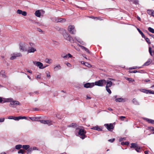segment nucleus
I'll use <instances>...</instances> for the list:
<instances>
[{"label":"nucleus","instance_id":"1","mask_svg":"<svg viewBox=\"0 0 154 154\" xmlns=\"http://www.w3.org/2000/svg\"><path fill=\"white\" fill-rule=\"evenodd\" d=\"M63 35L64 38L66 40L69 41L71 43H74V40L72 37L65 32L63 33Z\"/></svg>","mask_w":154,"mask_h":154},{"label":"nucleus","instance_id":"2","mask_svg":"<svg viewBox=\"0 0 154 154\" xmlns=\"http://www.w3.org/2000/svg\"><path fill=\"white\" fill-rule=\"evenodd\" d=\"M106 83V80L105 79H101L96 81L95 82L94 85L99 86H103Z\"/></svg>","mask_w":154,"mask_h":154},{"label":"nucleus","instance_id":"3","mask_svg":"<svg viewBox=\"0 0 154 154\" xmlns=\"http://www.w3.org/2000/svg\"><path fill=\"white\" fill-rule=\"evenodd\" d=\"M78 133V134L81 136L80 138L82 139H84L85 137H86L85 135L86 132L84 129H79Z\"/></svg>","mask_w":154,"mask_h":154},{"label":"nucleus","instance_id":"4","mask_svg":"<svg viewBox=\"0 0 154 154\" xmlns=\"http://www.w3.org/2000/svg\"><path fill=\"white\" fill-rule=\"evenodd\" d=\"M21 105V103L18 101L13 100L11 103H10L9 106L12 107H15L17 105L20 106Z\"/></svg>","mask_w":154,"mask_h":154},{"label":"nucleus","instance_id":"5","mask_svg":"<svg viewBox=\"0 0 154 154\" xmlns=\"http://www.w3.org/2000/svg\"><path fill=\"white\" fill-rule=\"evenodd\" d=\"M104 126L108 131H111L113 130L114 128V126H113V124L112 123L105 124Z\"/></svg>","mask_w":154,"mask_h":154},{"label":"nucleus","instance_id":"6","mask_svg":"<svg viewBox=\"0 0 154 154\" xmlns=\"http://www.w3.org/2000/svg\"><path fill=\"white\" fill-rule=\"evenodd\" d=\"M33 63L35 65L38 67L40 69H44L46 66L43 67V64L39 62L33 61Z\"/></svg>","mask_w":154,"mask_h":154},{"label":"nucleus","instance_id":"7","mask_svg":"<svg viewBox=\"0 0 154 154\" xmlns=\"http://www.w3.org/2000/svg\"><path fill=\"white\" fill-rule=\"evenodd\" d=\"M68 30L70 33L73 34H75L76 32L74 26H69Z\"/></svg>","mask_w":154,"mask_h":154},{"label":"nucleus","instance_id":"8","mask_svg":"<svg viewBox=\"0 0 154 154\" xmlns=\"http://www.w3.org/2000/svg\"><path fill=\"white\" fill-rule=\"evenodd\" d=\"M26 45L25 43H20V49L23 51H26Z\"/></svg>","mask_w":154,"mask_h":154},{"label":"nucleus","instance_id":"9","mask_svg":"<svg viewBox=\"0 0 154 154\" xmlns=\"http://www.w3.org/2000/svg\"><path fill=\"white\" fill-rule=\"evenodd\" d=\"M94 85V83H87L84 85V87L85 88H92Z\"/></svg>","mask_w":154,"mask_h":154},{"label":"nucleus","instance_id":"10","mask_svg":"<svg viewBox=\"0 0 154 154\" xmlns=\"http://www.w3.org/2000/svg\"><path fill=\"white\" fill-rule=\"evenodd\" d=\"M36 51V49L33 47H30L28 48L27 51L28 53H34Z\"/></svg>","mask_w":154,"mask_h":154},{"label":"nucleus","instance_id":"11","mask_svg":"<svg viewBox=\"0 0 154 154\" xmlns=\"http://www.w3.org/2000/svg\"><path fill=\"white\" fill-rule=\"evenodd\" d=\"M17 13L19 14H22L23 16H26L27 15V13L25 11H23L21 10L18 9L17 11Z\"/></svg>","mask_w":154,"mask_h":154},{"label":"nucleus","instance_id":"12","mask_svg":"<svg viewBox=\"0 0 154 154\" xmlns=\"http://www.w3.org/2000/svg\"><path fill=\"white\" fill-rule=\"evenodd\" d=\"M106 88H109L111 86L113 85L112 82L111 81L109 80L106 81ZM113 85H114V84Z\"/></svg>","mask_w":154,"mask_h":154},{"label":"nucleus","instance_id":"13","mask_svg":"<svg viewBox=\"0 0 154 154\" xmlns=\"http://www.w3.org/2000/svg\"><path fill=\"white\" fill-rule=\"evenodd\" d=\"M41 117H29V118L32 121H38V120L40 119Z\"/></svg>","mask_w":154,"mask_h":154},{"label":"nucleus","instance_id":"14","mask_svg":"<svg viewBox=\"0 0 154 154\" xmlns=\"http://www.w3.org/2000/svg\"><path fill=\"white\" fill-rule=\"evenodd\" d=\"M144 119L146 120L149 123L154 124V120L149 119L147 118H144Z\"/></svg>","mask_w":154,"mask_h":154},{"label":"nucleus","instance_id":"15","mask_svg":"<svg viewBox=\"0 0 154 154\" xmlns=\"http://www.w3.org/2000/svg\"><path fill=\"white\" fill-rule=\"evenodd\" d=\"M132 102L133 104L135 105H140L139 103L136 98H134L132 100Z\"/></svg>","mask_w":154,"mask_h":154},{"label":"nucleus","instance_id":"16","mask_svg":"<svg viewBox=\"0 0 154 154\" xmlns=\"http://www.w3.org/2000/svg\"><path fill=\"white\" fill-rule=\"evenodd\" d=\"M0 75H2V77L4 78H6L7 76L5 74V71L4 70H2L0 72Z\"/></svg>","mask_w":154,"mask_h":154},{"label":"nucleus","instance_id":"17","mask_svg":"<svg viewBox=\"0 0 154 154\" xmlns=\"http://www.w3.org/2000/svg\"><path fill=\"white\" fill-rule=\"evenodd\" d=\"M115 101L116 102H124L125 100L123 98L121 97L116 99Z\"/></svg>","mask_w":154,"mask_h":154},{"label":"nucleus","instance_id":"18","mask_svg":"<svg viewBox=\"0 0 154 154\" xmlns=\"http://www.w3.org/2000/svg\"><path fill=\"white\" fill-rule=\"evenodd\" d=\"M131 148H133L135 149L138 146L137 144L136 143H132L131 144Z\"/></svg>","mask_w":154,"mask_h":154},{"label":"nucleus","instance_id":"19","mask_svg":"<svg viewBox=\"0 0 154 154\" xmlns=\"http://www.w3.org/2000/svg\"><path fill=\"white\" fill-rule=\"evenodd\" d=\"M5 102H10V103H11V102L13 101V99L12 98H7V99H5Z\"/></svg>","mask_w":154,"mask_h":154},{"label":"nucleus","instance_id":"20","mask_svg":"<svg viewBox=\"0 0 154 154\" xmlns=\"http://www.w3.org/2000/svg\"><path fill=\"white\" fill-rule=\"evenodd\" d=\"M35 15L38 17H40L41 16V13L39 10L36 11L35 13Z\"/></svg>","mask_w":154,"mask_h":154},{"label":"nucleus","instance_id":"21","mask_svg":"<svg viewBox=\"0 0 154 154\" xmlns=\"http://www.w3.org/2000/svg\"><path fill=\"white\" fill-rule=\"evenodd\" d=\"M151 62V61L150 59H149L146 63H145L143 66H147L150 64Z\"/></svg>","mask_w":154,"mask_h":154},{"label":"nucleus","instance_id":"22","mask_svg":"<svg viewBox=\"0 0 154 154\" xmlns=\"http://www.w3.org/2000/svg\"><path fill=\"white\" fill-rule=\"evenodd\" d=\"M147 13L149 14L152 15V14H154V11L151 10H148Z\"/></svg>","mask_w":154,"mask_h":154},{"label":"nucleus","instance_id":"23","mask_svg":"<svg viewBox=\"0 0 154 154\" xmlns=\"http://www.w3.org/2000/svg\"><path fill=\"white\" fill-rule=\"evenodd\" d=\"M61 67L60 65H58L55 66L54 68V70L55 71H57L59 69H60Z\"/></svg>","mask_w":154,"mask_h":154},{"label":"nucleus","instance_id":"24","mask_svg":"<svg viewBox=\"0 0 154 154\" xmlns=\"http://www.w3.org/2000/svg\"><path fill=\"white\" fill-rule=\"evenodd\" d=\"M22 148L26 150H27L30 148V146L29 145H23L22 146Z\"/></svg>","mask_w":154,"mask_h":154},{"label":"nucleus","instance_id":"25","mask_svg":"<svg viewBox=\"0 0 154 154\" xmlns=\"http://www.w3.org/2000/svg\"><path fill=\"white\" fill-rule=\"evenodd\" d=\"M137 30L139 32V33L141 35L142 37L143 38H145V35H144L143 33L140 30V29L139 28H137Z\"/></svg>","mask_w":154,"mask_h":154},{"label":"nucleus","instance_id":"26","mask_svg":"<svg viewBox=\"0 0 154 154\" xmlns=\"http://www.w3.org/2000/svg\"><path fill=\"white\" fill-rule=\"evenodd\" d=\"M32 151V147L29 148L27 150L26 153L27 154H31Z\"/></svg>","mask_w":154,"mask_h":154},{"label":"nucleus","instance_id":"27","mask_svg":"<svg viewBox=\"0 0 154 154\" xmlns=\"http://www.w3.org/2000/svg\"><path fill=\"white\" fill-rule=\"evenodd\" d=\"M22 147V146L20 144L16 145L15 147V149H19Z\"/></svg>","mask_w":154,"mask_h":154},{"label":"nucleus","instance_id":"28","mask_svg":"<svg viewBox=\"0 0 154 154\" xmlns=\"http://www.w3.org/2000/svg\"><path fill=\"white\" fill-rule=\"evenodd\" d=\"M5 103V98L2 97H0V103Z\"/></svg>","mask_w":154,"mask_h":154},{"label":"nucleus","instance_id":"29","mask_svg":"<svg viewBox=\"0 0 154 154\" xmlns=\"http://www.w3.org/2000/svg\"><path fill=\"white\" fill-rule=\"evenodd\" d=\"M57 23L58 22H63L65 21V19L63 18H57Z\"/></svg>","mask_w":154,"mask_h":154},{"label":"nucleus","instance_id":"30","mask_svg":"<svg viewBox=\"0 0 154 154\" xmlns=\"http://www.w3.org/2000/svg\"><path fill=\"white\" fill-rule=\"evenodd\" d=\"M14 54L15 55L16 57H21L22 56V54L20 53H14Z\"/></svg>","mask_w":154,"mask_h":154},{"label":"nucleus","instance_id":"31","mask_svg":"<svg viewBox=\"0 0 154 154\" xmlns=\"http://www.w3.org/2000/svg\"><path fill=\"white\" fill-rule=\"evenodd\" d=\"M76 124L74 123H72L70 125L67 126L68 127H74L76 126Z\"/></svg>","mask_w":154,"mask_h":154},{"label":"nucleus","instance_id":"32","mask_svg":"<svg viewBox=\"0 0 154 154\" xmlns=\"http://www.w3.org/2000/svg\"><path fill=\"white\" fill-rule=\"evenodd\" d=\"M81 48H82V49H84V50H85L86 52H88V53H90V52H89V51L88 50V49H87V48H86L85 47L83 46H81Z\"/></svg>","mask_w":154,"mask_h":154},{"label":"nucleus","instance_id":"33","mask_svg":"<svg viewBox=\"0 0 154 154\" xmlns=\"http://www.w3.org/2000/svg\"><path fill=\"white\" fill-rule=\"evenodd\" d=\"M148 30L150 32L154 33V29L151 27H149L148 28Z\"/></svg>","mask_w":154,"mask_h":154},{"label":"nucleus","instance_id":"34","mask_svg":"<svg viewBox=\"0 0 154 154\" xmlns=\"http://www.w3.org/2000/svg\"><path fill=\"white\" fill-rule=\"evenodd\" d=\"M11 55V57H10V59L11 60L15 59L17 58L15 55L14 54V53L12 54Z\"/></svg>","mask_w":154,"mask_h":154},{"label":"nucleus","instance_id":"35","mask_svg":"<svg viewBox=\"0 0 154 154\" xmlns=\"http://www.w3.org/2000/svg\"><path fill=\"white\" fill-rule=\"evenodd\" d=\"M129 72L130 73H136V72H141L142 73V72H141L140 71H137V70H134V71H129Z\"/></svg>","mask_w":154,"mask_h":154},{"label":"nucleus","instance_id":"36","mask_svg":"<svg viewBox=\"0 0 154 154\" xmlns=\"http://www.w3.org/2000/svg\"><path fill=\"white\" fill-rule=\"evenodd\" d=\"M135 149L138 152H141L140 147V146H137Z\"/></svg>","mask_w":154,"mask_h":154},{"label":"nucleus","instance_id":"37","mask_svg":"<svg viewBox=\"0 0 154 154\" xmlns=\"http://www.w3.org/2000/svg\"><path fill=\"white\" fill-rule=\"evenodd\" d=\"M51 20L53 22L55 23H57V18L54 17H53L51 18Z\"/></svg>","mask_w":154,"mask_h":154},{"label":"nucleus","instance_id":"38","mask_svg":"<svg viewBox=\"0 0 154 154\" xmlns=\"http://www.w3.org/2000/svg\"><path fill=\"white\" fill-rule=\"evenodd\" d=\"M121 145H128L129 144V143L128 142H122L121 143Z\"/></svg>","mask_w":154,"mask_h":154},{"label":"nucleus","instance_id":"39","mask_svg":"<svg viewBox=\"0 0 154 154\" xmlns=\"http://www.w3.org/2000/svg\"><path fill=\"white\" fill-rule=\"evenodd\" d=\"M131 1L133 3L136 5L138 4V0H131Z\"/></svg>","mask_w":154,"mask_h":154},{"label":"nucleus","instance_id":"40","mask_svg":"<svg viewBox=\"0 0 154 154\" xmlns=\"http://www.w3.org/2000/svg\"><path fill=\"white\" fill-rule=\"evenodd\" d=\"M46 124L50 125L52 124V121L50 120H46Z\"/></svg>","mask_w":154,"mask_h":154},{"label":"nucleus","instance_id":"41","mask_svg":"<svg viewBox=\"0 0 154 154\" xmlns=\"http://www.w3.org/2000/svg\"><path fill=\"white\" fill-rule=\"evenodd\" d=\"M144 38L145 39V40H146V42L148 44H151V42H150L149 39V38H146L145 36V38Z\"/></svg>","mask_w":154,"mask_h":154},{"label":"nucleus","instance_id":"42","mask_svg":"<svg viewBox=\"0 0 154 154\" xmlns=\"http://www.w3.org/2000/svg\"><path fill=\"white\" fill-rule=\"evenodd\" d=\"M126 79L129 81V82H134V80L132 78H127Z\"/></svg>","mask_w":154,"mask_h":154},{"label":"nucleus","instance_id":"43","mask_svg":"<svg viewBox=\"0 0 154 154\" xmlns=\"http://www.w3.org/2000/svg\"><path fill=\"white\" fill-rule=\"evenodd\" d=\"M149 90H147L143 89H142V90L141 91L142 92L145 93L146 94H148L149 93Z\"/></svg>","mask_w":154,"mask_h":154},{"label":"nucleus","instance_id":"44","mask_svg":"<svg viewBox=\"0 0 154 154\" xmlns=\"http://www.w3.org/2000/svg\"><path fill=\"white\" fill-rule=\"evenodd\" d=\"M149 53L150 55L151 56H152V48L150 47H149Z\"/></svg>","mask_w":154,"mask_h":154},{"label":"nucleus","instance_id":"45","mask_svg":"<svg viewBox=\"0 0 154 154\" xmlns=\"http://www.w3.org/2000/svg\"><path fill=\"white\" fill-rule=\"evenodd\" d=\"M38 121L40 122L41 123L43 124H46V120H39Z\"/></svg>","mask_w":154,"mask_h":154},{"label":"nucleus","instance_id":"46","mask_svg":"<svg viewBox=\"0 0 154 154\" xmlns=\"http://www.w3.org/2000/svg\"><path fill=\"white\" fill-rule=\"evenodd\" d=\"M106 91L108 92L109 94L111 93V91L109 88H106Z\"/></svg>","mask_w":154,"mask_h":154},{"label":"nucleus","instance_id":"47","mask_svg":"<svg viewBox=\"0 0 154 154\" xmlns=\"http://www.w3.org/2000/svg\"><path fill=\"white\" fill-rule=\"evenodd\" d=\"M18 153H24L23 150L22 149H20L18 152Z\"/></svg>","mask_w":154,"mask_h":154},{"label":"nucleus","instance_id":"48","mask_svg":"<svg viewBox=\"0 0 154 154\" xmlns=\"http://www.w3.org/2000/svg\"><path fill=\"white\" fill-rule=\"evenodd\" d=\"M97 130L98 131H101L102 130V128L100 127H99L98 126H97Z\"/></svg>","mask_w":154,"mask_h":154},{"label":"nucleus","instance_id":"49","mask_svg":"<svg viewBox=\"0 0 154 154\" xmlns=\"http://www.w3.org/2000/svg\"><path fill=\"white\" fill-rule=\"evenodd\" d=\"M46 75L47 77H50V72L48 71H47L46 72Z\"/></svg>","mask_w":154,"mask_h":154},{"label":"nucleus","instance_id":"50","mask_svg":"<svg viewBox=\"0 0 154 154\" xmlns=\"http://www.w3.org/2000/svg\"><path fill=\"white\" fill-rule=\"evenodd\" d=\"M97 125L93 127H92L91 128V129H92L97 130Z\"/></svg>","mask_w":154,"mask_h":154},{"label":"nucleus","instance_id":"51","mask_svg":"<svg viewBox=\"0 0 154 154\" xmlns=\"http://www.w3.org/2000/svg\"><path fill=\"white\" fill-rule=\"evenodd\" d=\"M115 140V138H112V139L109 140L108 141L111 143H112Z\"/></svg>","mask_w":154,"mask_h":154},{"label":"nucleus","instance_id":"52","mask_svg":"<svg viewBox=\"0 0 154 154\" xmlns=\"http://www.w3.org/2000/svg\"><path fill=\"white\" fill-rule=\"evenodd\" d=\"M32 151L34 150H38V148L37 147H35V146H34V147H33L32 148Z\"/></svg>","mask_w":154,"mask_h":154},{"label":"nucleus","instance_id":"53","mask_svg":"<svg viewBox=\"0 0 154 154\" xmlns=\"http://www.w3.org/2000/svg\"><path fill=\"white\" fill-rule=\"evenodd\" d=\"M65 63L67 65V66L68 67H70L71 66V64L70 63H69L68 62H66V63Z\"/></svg>","mask_w":154,"mask_h":154},{"label":"nucleus","instance_id":"54","mask_svg":"<svg viewBox=\"0 0 154 154\" xmlns=\"http://www.w3.org/2000/svg\"><path fill=\"white\" fill-rule=\"evenodd\" d=\"M125 118V117L124 116H121L119 117L120 119L122 120H124V119Z\"/></svg>","mask_w":154,"mask_h":154},{"label":"nucleus","instance_id":"55","mask_svg":"<svg viewBox=\"0 0 154 154\" xmlns=\"http://www.w3.org/2000/svg\"><path fill=\"white\" fill-rule=\"evenodd\" d=\"M85 65L86 66H87L88 67H89L90 66H91L90 64H89L88 63H87V62H86L85 63Z\"/></svg>","mask_w":154,"mask_h":154},{"label":"nucleus","instance_id":"56","mask_svg":"<svg viewBox=\"0 0 154 154\" xmlns=\"http://www.w3.org/2000/svg\"><path fill=\"white\" fill-rule=\"evenodd\" d=\"M147 33L150 36L152 37L154 39V35L149 34L148 32H147Z\"/></svg>","mask_w":154,"mask_h":154},{"label":"nucleus","instance_id":"57","mask_svg":"<svg viewBox=\"0 0 154 154\" xmlns=\"http://www.w3.org/2000/svg\"><path fill=\"white\" fill-rule=\"evenodd\" d=\"M138 67L137 66H134L129 68V69H135L137 68Z\"/></svg>","mask_w":154,"mask_h":154},{"label":"nucleus","instance_id":"58","mask_svg":"<svg viewBox=\"0 0 154 154\" xmlns=\"http://www.w3.org/2000/svg\"><path fill=\"white\" fill-rule=\"evenodd\" d=\"M149 93L150 94H154V91H152L150 90H149Z\"/></svg>","mask_w":154,"mask_h":154},{"label":"nucleus","instance_id":"59","mask_svg":"<svg viewBox=\"0 0 154 154\" xmlns=\"http://www.w3.org/2000/svg\"><path fill=\"white\" fill-rule=\"evenodd\" d=\"M125 140V138H121L119 139V141H122L123 140Z\"/></svg>","mask_w":154,"mask_h":154},{"label":"nucleus","instance_id":"60","mask_svg":"<svg viewBox=\"0 0 154 154\" xmlns=\"http://www.w3.org/2000/svg\"><path fill=\"white\" fill-rule=\"evenodd\" d=\"M5 120V119L4 118H0V122H3Z\"/></svg>","mask_w":154,"mask_h":154},{"label":"nucleus","instance_id":"61","mask_svg":"<svg viewBox=\"0 0 154 154\" xmlns=\"http://www.w3.org/2000/svg\"><path fill=\"white\" fill-rule=\"evenodd\" d=\"M13 119L15 120H17L18 121V116L17 117H14V119Z\"/></svg>","mask_w":154,"mask_h":154},{"label":"nucleus","instance_id":"62","mask_svg":"<svg viewBox=\"0 0 154 154\" xmlns=\"http://www.w3.org/2000/svg\"><path fill=\"white\" fill-rule=\"evenodd\" d=\"M29 44L30 46H31V47H33L35 45L34 44H33L32 43L30 42L29 43Z\"/></svg>","mask_w":154,"mask_h":154},{"label":"nucleus","instance_id":"63","mask_svg":"<svg viewBox=\"0 0 154 154\" xmlns=\"http://www.w3.org/2000/svg\"><path fill=\"white\" fill-rule=\"evenodd\" d=\"M8 119H13L14 117L13 116H9L8 118Z\"/></svg>","mask_w":154,"mask_h":154},{"label":"nucleus","instance_id":"64","mask_svg":"<svg viewBox=\"0 0 154 154\" xmlns=\"http://www.w3.org/2000/svg\"><path fill=\"white\" fill-rule=\"evenodd\" d=\"M150 129L152 131H154V128L152 127H150Z\"/></svg>","mask_w":154,"mask_h":154}]
</instances>
